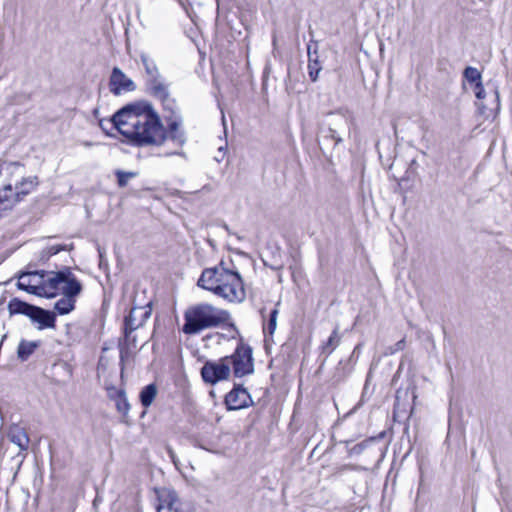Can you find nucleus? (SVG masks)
Returning a JSON list of instances; mask_svg holds the SVG:
<instances>
[{
  "label": "nucleus",
  "mask_w": 512,
  "mask_h": 512,
  "mask_svg": "<svg viewBox=\"0 0 512 512\" xmlns=\"http://www.w3.org/2000/svg\"><path fill=\"white\" fill-rule=\"evenodd\" d=\"M125 357H126V352L121 351L120 359H121L122 362L124 361Z\"/></svg>",
  "instance_id": "34"
},
{
  "label": "nucleus",
  "mask_w": 512,
  "mask_h": 512,
  "mask_svg": "<svg viewBox=\"0 0 512 512\" xmlns=\"http://www.w3.org/2000/svg\"><path fill=\"white\" fill-rule=\"evenodd\" d=\"M228 359L236 377H243L253 372L252 350L249 346L240 344Z\"/></svg>",
  "instance_id": "6"
},
{
  "label": "nucleus",
  "mask_w": 512,
  "mask_h": 512,
  "mask_svg": "<svg viewBox=\"0 0 512 512\" xmlns=\"http://www.w3.org/2000/svg\"><path fill=\"white\" fill-rule=\"evenodd\" d=\"M0 176L13 184V191L21 202L36 190L39 178L35 175L25 176V168L18 162H5L0 165Z\"/></svg>",
  "instance_id": "4"
},
{
  "label": "nucleus",
  "mask_w": 512,
  "mask_h": 512,
  "mask_svg": "<svg viewBox=\"0 0 512 512\" xmlns=\"http://www.w3.org/2000/svg\"><path fill=\"white\" fill-rule=\"evenodd\" d=\"M308 57H309V64H308V70H309V76L312 79V81H316L319 75V72L321 71V66L318 61V54L315 50L313 53L311 51V46L308 45Z\"/></svg>",
  "instance_id": "21"
},
{
  "label": "nucleus",
  "mask_w": 512,
  "mask_h": 512,
  "mask_svg": "<svg viewBox=\"0 0 512 512\" xmlns=\"http://www.w3.org/2000/svg\"><path fill=\"white\" fill-rule=\"evenodd\" d=\"M111 121L123 136L138 145L161 146L167 139L166 128L158 113L147 103L124 107Z\"/></svg>",
  "instance_id": "1"
},
{
  "label": "nucleus",
  "mask_w": 512,
  "mask_h": 512,
  "mask_svg": "<svg viewBox=\"0 0 512 512\" xmlns=\"http://www.w3.org/2000/svg\"><path fill=\"white\" fill-rule=\"evenodd\" d=\"M7 437L11 443L18 447V455L28 450L30 439L23 427L17 424L11 425L9 427Z\"/></svg>",
  "instance_id": "14"
},
{
  "label": "nucleus",
  "mask_w": 512,
  "mask_h": 512,
  "mask_svg": "<svg viewBox=\"0 0 512 512\" xmlns=\"http://www.w3.org/2000/svg\"><path fill=\"white\" fill-rule=\"evenodd\" d=\"M230 360L224 357L218 361H208L201 369V376L206 383L216 384L230 376Z\"/></svg>",
  "instance_id": "7"
},
{
  "label": "nucleus",
  "mask_w": 512,
  "mask_h": 512,
  "mask_svg": "<svg viewBox=\"0 0 512 512\" xmlns=\"http://www.w3.org/2000/svg\"><path fill=\"white\" fill-rule=\"evenodd\" d=\"M77 296L63 295L54 305V309L60 314L65 315L70 313L75 307V298Z\"/></svg>",
  "instance_id": "20"
},
{
  "label": "nucleus",
  "mask_w": 512,
  "mask_h": 512,
  "mask_svg": "<svg viewBox=\"0 0 512 512\" xmlns=\"http://www.w3.org/2000/svg\"><path fill=\"white\" fill-rule=\"evenodd\" d=\"M278 309H273L270 313L269 321L266 326H264V330L268 332L270 335H273L277 328V318H278Z\"/></svg>",
  "instance_id": "28"
},
{
  "label": "nucleus",
  "mask_w": 512,
  "mask_h": 512,
  "mask_svg": "<svg viewBox=\"0 0 512 512\" xmlns=\"http://www.w3.org/2000/svg\"><path fill=\"white\" fill-rule=\"evenodd\" d=\"M340 343L338 327L334 329L328 340L322 346L323 353L331 354Z\"/></svg>",
  "instance_id": "25"
},
{
  "label": "nucleus",
  "mask_w": 512,
  "mask_h": 512,
  "mask_svg": "<svg viewBox=\"0 0 512 512\" xmlns=\"http://www.w3.org/2000/svg\"><path fill=\"white\" fill-rule=\"evenodd\" d=\"M64 249H65V247L60 244L51 245L43 251V256L50 257L52 255L59 253L60 251H62Z\"/></svg>",
  "instance_id": "31"
},
{
  "label": "nucleus",
  "mask_w": 512,
  "mask_h": 512,
  "mask_svg": "<svg viewBox=\"0 0 512 512\" xmlns=\"http://www.w3.org/2000/svg\"><path fill=\"white\" fill-rule=\"evenodd\" d=\"M473 91L475 93L476 98L479 100L478 107L481 114L489 117L490 114H497L499 112L500 94L497 88H494L492 93L490 94V102L488 104L482 102V100L486 98V91L483 87V84L475 85L473 87Z\"/></svg>",
  "instance_id": "9"
},
{
  "label": "nucleus",
  "mask_w": 512,
  "mask_h": 512,
  "mask_svg": "<svg viewBox=\"0 0 512 512\" xmlns=\"http://www.w3.org/2000/svg\"><path fill=\"white\" fill-rule=\"evenodd\" d=\"M141 61L151 81H156L159 77V71L154 61L151 60L146 54H141Z\"/></svg>",
  "instance_id": "24"
},
{
  "label": "nucleus",
  "mask_w": 512,
  "mask_h": 512,
  "mask_svg": "<svg viewBox=\"0 0 512 512\" xmlns=\"http://www.w3.org/2000/svg\"><path fill=\"white\" fill-rule=\"evenodd\" d=\"M152 313L151 302L143 306H134L131 308L129 315L125 318V337L129 338L130 334L136 329L142 327Z\"/></svg>",
  "instance_id": "8"
},
{
  "label": "nucleus",
  "mask_w": 512,
  "mask_h": 512,
  "mask_svg": "<svg viewBox=\"0 0 512 512\" xmlns=\"http://www.w3.org/2000/svg\"><path fill=\"white\" fill-rule=\"evenodd\" d=\"M51 286V298L59 294L67 296H78L82 291V284L69 268L61 271H51L49 273Z\"/></svg>",
  "instance_id": "5"
},
{
  "label": "nucleus",
  "mask_w": 512,
  "mask_h": 512,
  "mask_svg": "<svg viewBox=\"0 0 512 512\" xmlns=\"http://www.w3.org/2000/svg\"><path fill=\"white\" fill-rule=\"evenodd\" d=\"M152 83L153 84L151 88L156 96L160 98H166L168 96L167 87L164 84L158 82V79L156 81H152Z\"/></svg>",
  "instance_id": "30"
},
{
  "label": "nucleus",
  "mask_w": 512,
  "mask_h": 512,
  "mask_svg": "<svg viewBox=\"0 0 512 512\" xmlns=\"http://www.w3.org/2000/svg\"><path fill=\"white\" fill-rule=\"evenodd\" d=\"M51 271H32L30 282H31V294L51 298V286L49 279L51 276L49 275Z\"/></svg>",
  "instance_id": "10"
},
{
  "label": "nucleus",
  "mask_w": 512,
  "mask_h": 512,
  "mask_svg": "<svg viewBox=\"0 0 512 512\" xmlns=\"http://www.w3.org/2000/svg\"><path fill=\"white\" fill-rule=\"evenodd\" d=\"M168 133L167 137H169L174 143H176L179 147H182L186 142L185 133L181 128V120L179 116L173 115L168 120Z\"/></svg>",
  "instance_id": "17"
},
{
  "label": "nucleus",
  "mask_w": 512,
  "mask_h": 512,
  "mask_svg": "<svg viewBox=\"0 0 512 512\" xmlns=\"http://www.w3.org/2000/svg\"><path fill=\"white\" fill-rule=\"evenodd\" d=\"M184 320L182 331L187 335H195L206 329L228 324L231 315L227 310L201 302L187 308Z\"/></svg>",
  "instance_id": "3"
},
{
  "label": "nucleus",
  "mask_w": 512,
  "mask_h": 512,
  "mask_svg": "<svg viewBox=\"0 0 512 512\" xmlns=\"http://www.w3.org/2000/svg\"><path fill=\"white\" fill-rule=\"evenodd\" d=\"M109 87L114 95H120L123 92L133 91L135 84L121 69L115 67L110 77Z\"/></svg>",
  "instance_id": "11"
},
{
  "label": "nucleus",
  "mask_w": 512,
  "mask_h": 512,
  "mask_svg": "<svg viewBox=\"0 0 512 512\" xmlns=\"http://www.w3.org/2000/svg\"><path fill=\"white\" fill-rule=\"evenodd\" d=\"M33 322L38 323V329L53 328L55 326V316L40 307L33 306L28 316Z\"/></svg>",
  "instance_id": "15"
},
{
  "label": "nucleus",
  "mask_w": 512,
  "mask_h": 512,
  "mask_svg": "<svg viewBox=\"0 0 512 512\" xmlns=\"http://www.w3.org/2000/svg\"><path fill=\"white\" fill-rule=\"evenodd\" d=\"M331 137L336 141L337 144L342 141V138L336 135L333 130H331Z\"/></svg>",
  "instance_id": "32"
},
{
  "label": "nucleus",
  "mask_w": 512,
  "mask_h": 512,
  "mask_svg": "<svg viewBox=\"0 0 512 512\" xmlns=\"http://www.w3.org/2000/svg\"><path fill=\"white\" fill-rule=\"evenodd\" d=\"M225 403L229 410H239L248 407L252 399L246 389L237 386L226 395Z\"/></svg>",
  "instance_id": "12"
},
{
  "label": "nucleus",
  "mask_w": 512,
  "mask_h": 512,
  "mask_svg": "<svg viewBox=\"0 0 512 512\" xmlns=\"http://www.w3.org/2000/svg\"><path fill=\"white\" fill-rule=\"evenodd\" d=\"M20 201L13 191V184L7 182L3 188L0 189V216L2 213L11 210Z\"/></svg>",
  "instance_id": "16"
},
{
  "label": "nucleus",
  "mask_w": 512,
  "mask_h": 512,
  "mask_svg": "<svg viewBox=\"0 0 512 512\" xmlns=\"http://www.w3.org/2000/svg\"><path fill=\"white\" fill-rule=\"evenodd\" d=\"M169 455H170V458L173 461V463L177 466V460H176L175 453L171 449H169Z\"/></svg>",
  "instance_id": "33"
},
{
  "label": "nucleus",
  "mask_w": 512,
  "mask_h": 512,
  "mask_svg": "<svg viewBox=\"0 0 512 512\" xmlns=\"http://www.w3.org/2000/svg\"><path fill=\"white\" fill-rule=\"evenodd\" d=\"M463 76L464 78L470 83L473 85V87L477 84H482V76H481V73L480 71L475 68V67H471V66H468L465 68L464 72H463Z\"/></svg>",
  "instance_id": "26"
},
{
  "label": "nucleus",
  "mask_w": 512,
  "mask_h": 512,
  "mask_svg": "<svg viewBox=\"0 0 512 512\" xmlns=\"http://www.w3.org/2000/svg\"><path fill=\"white\" fill-rule=\"evenodd\" d=\"M116 176L118 179V185L120 187H125L128 184L129 179L135 178L137 176L136 172H125L118 170L116 171Z\"/></svg>",
  "instance_id": "29"
},
{
  "label": "nucleus",
  "mask_w": 512,
  "mask_h": 512,
  "mask_svg": "<svg viewBox=\"0 0 512 512\" xmlns=\"http://www.w3.org/2000/svg\"><path fill=\"white\" fill-rule=\"evenodd\" d=\"M31 272H24L18 277L17 287L31 294Z\"/></svg>",
  "instance_id": "27"
},
{
  "label": "nucleus",
  "mask_w": 512,
  "mask_h": 512,
  "mask_svg": "<svg viewBox=\"0 0 512 512\" xmlns=\"http://www.w3.org/2000/svg\"><path fill=\"white\" fill-rule=\"evenodd\" d=\"M38 346H39V342H37V341L22 340L19 343L18 349H17L18 357L22 361L27 360L33 354V352L36 350V348Z\"/></svg>",
  "instance_id": "22"
},
{
  "label": "nucleus",
  "mask_w": 512,
  "mask_h": 512,
  "mask_svg": "<svg viewBox=\"0 0 512 512\" xmlns=\"http://www.w3.org/2000/svg\"><path fill=\"white\" fill-rule=\"evenodd\" d=\"M157 497L156 510L157 512H178L174 509V504L177 502L178 497L176 492L170 488H156L154 490Z\"/></svg>",
  "instance_id": "13"
},
{
  "label": "nucleus",
  "mask_w": 512,
  "mask_h": 512,
  "mask_svg": "<svg viewBox=\"0 0 512 512\" xmlns=\"http://www.w3.org/2000/svg\"><path fill=\"white\" fill-rule=\"evenodd\" d=\"M173 155H180L179 152H170V153H166L165 156H173Z\"/></svg>",
  "instance_id": "35"
},
{
  "label": "nucleus",
  "mask_w": 512,
  "mask_h": 512,
  "mask_svg": "<svg viewBox=\"0 0 512 512\" xmlns=\"http://www.w3.org/2000/svg\"><path fill=\"white\" fill-rule=\"evenodd\" d=\"M198 286L230 303H241L246 297L241 275L224 261L215 267L204 269Z\"/></svg>",
  "instance_id": "2"
},
{
  "label": "nucleus",
  "mask_w": 512,
  "mask_h": 512,
  "mask_svg": "<svg viewBox=\"0 0 512 512\" xmlns=\"http://www.w3.org/2000/svg\"><path fill=\"white\" fill-rule=\"evenodd\" d=\"M109 396L115 399L116 407L119 412L126 414L129 411L130 405L123 390L112 389L109 391Z\"/></svg>",
  "instance_id": "19"
},
{
  "label": "nucleus",
  "mask_w": 512,
  "mask_h": 512,
  "mask_svg": "<svg viewBox=\"0 0 512 512\" xmlns=\"http://www.w3.org/2000/svg\"><path fill=\"white\" fill-rule=\"evenodd\" d=\"M222 121H223V124L225 125V117L222 116Z\"/></svg>",
  "instance_id": "36"
},
{
  "label": "nucleus",
  "mask_w": 512,
  "mask_h": 512,
  "mask_svg": "<svg viewBox=\"0 0 512 512\" xmlns=\"http://www.w3.org/2000/svg\"><path fill=\"white\" fill-rule=\"evenodd\" d=\"M32 309L33 305H30L18 298H13L8 303V311L10 315L22 314L28 317Z\"/></svg>",
  "instance_id": "18"
},
{
  "label": "nucleus",
  "mask_w": 512,
  "mask_h": 512,
  "mask_svg": "<svg viewBox=\"0 0 512 512\" xmlns=\"http://www.w3.org/2000/svg\"><path fill=\"white\" fill-rule=\"evenodd\" d=\"M157 392L158 390L155 384H149L145 386L140 392L141 404L144 407H149L153 403Z\"/></svg>",
  "instance_id": "23"
}]
</instances>
